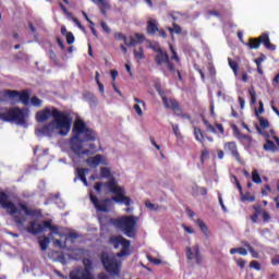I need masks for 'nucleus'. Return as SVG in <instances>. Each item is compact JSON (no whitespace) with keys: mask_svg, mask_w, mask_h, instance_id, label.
I'll use <instances>...</instances> for the list:
<instances>
[{"mask_svg":"<svg viewBox=\"0 0 279 279\" xmlns=\"http://www.w3.org/2000/svg\"><path fill=\"white\" fill-rule=\"evenodd\" d=\"M238 254H240V256H247V250L244 247H238Z\"/></svg>","mask_w":279,"mask_h":279,"instance_id":"nucleus-62","label":"nucleus"},{"mask_svg":"<svg viewBox=\"0 0 279 279\" xmlns=\"http://www.w3.org/2000/svg\"><path fill=\"white\" fill-rule=\"evenodd\" d=\"M194 137L197 143H201V145H204L206 143V137L204 136V131L197 126H193Z\"/></svg>","mask_w":279,"mask_h":279,"instance_id":"nucleus-20","label":"nucleus"},{"mask_svg":"<svg viewBox=\"0 0 279 279\" xmlns=\"http://www.w3.org/2000/svg\"><path fill=\"white\" fill-rule=\"evenodd\" d=\"M31 104L35 108H40L43 106V99L38 98V96L31 97Z\"/></svg>","mask_w":279,"mask_h":279,"instance_id":"nucleus-35","label":"nucleus"},{"mask_svg":"<svg viewBox=\"0 0 279 279\" xmlns=\"http://www.w3.org/2000/svg\"><path fill=\"white\" fill-rule=\"evenodd\" d=\"M168 60L169 54L165 50L157 52V54L155 56V62L157 66H162V64H165Z\"/></svg>","mask_w":279,"mask_h":279,"instance_id":"nucleus-19","label":"nucleus"},{"mask_svg":"<svg viewBox=\"0 0 279 279\" xmlns=\"http://www.w3.org/2000/svg\"><path fill=\"white\" fill-rule=\"evenodd\" d=\"M148 260L154 265H161L162 260L159 258L148 257Z\"/></svg>","mask_w":279,"mask_h":279,"instance_id":"nucleus-60","label":"nucleus"},{"mask_svg":"<svg viewBox=\"0 0 279 279\" xmlns=\"http://www.w3.org/2000/svg\"><path fill=\"white\" fill-rule=\"evenodd\" d=\"M74 136L70 138V148L76 156H89L90 149H84V143H95L97 132L87 128L86 122L76 120L73 128Z\"/></svg>","mask_w":279,"mask_h":279,"instance_id":"nucleus-1","label":"nucleus"},{"mask_svg":"<svg viewBox=\"0 0 279 279\" xmlns=\"http://www.w3.org/2000/svg\"><path fill=\"white\" fill-rule=\"evenodd\" d=\"M265 151H276V144L271 141H267L264 145Z\"/></svg>","mask_w":279,"mask_h":279,"instance_id":"nucleus-40","label":"nucleus"},{"mask_svg":"<svg viewBox=\"0 0 279 279\" xmlns=\"http://www.w3.org/2000/svg\"><path fill=\"white\" fill-rule=\"evenodd\" d=\"M170 51L172 53L171 60H174V62H180V57L178 56L175 48H173V45H170Z\"/></svg>","mask_w":279,"mask_h":279,"instance_id":"nucleus-44","label":"nucleus"},{"mask_svg":"<svg viewBox=\"0 0 279 279\" xmlns=\"http://www.w3.org/2000/svg\"><path fill=\"white\" fill-rule=\"evenodd\" d=\"M53 122L48 123L46 125H44L41 128V132L46 135V136H51V134H53Z\"/></svg>","mask_w":279,"mask_h":279,"instance_id":"nucleus-30","label":"nucleus"},{"mask_svg":"<svg viewBox=\"0 0 279 279\" xmlns=\"http://www.w3.org/2000/svg\"><path fill=\"white\" fill-rule=\"evenodd\" d=\"M65 36L68 45H73L75 43V36H73V33L69 32Z\"/></svg>","mask_w":279,"mask_h":279,"instance_id":"nucleus-53","label":"nucleus"},{"mask_svg":"<svg viewBox=\"0 0 279 279\" xmlns=\"http://www.w3.org/2000/svg\"><path fill=\"white\" fill-rule=\"evenodd\" d=\"M210 151H208V149H203L201 153V162L202 165H204V162H206V158H208Z\"/></svg>","mask_w":279,"mask_h":279,"instance_id":"nucleus-48","label":"nucleus"},{"mask_svg":"<svg viewBox=\"0 0 279 279\" xmlns=\"http://www.w3.org/2000/svg\"><path fill=\"white\" fill-rule=\"evenodd\" d=\"M21 92L19 90H12V89H9L7 90V95L8 97H10V99H16V97H19Z\"/></svg>","mask_w":279,"mask_h":279,"instance_id":"nucleus-47","label":"nucleus"},{"mask_svg":"<svg viewBox=\"0 0 279 279\" xmlns=\"http://www.w3.org/2000/svg\"><path fill=\"white\" fill-rule=\"evenodd\" d=\"M158 29V21L156 19H149L147 21L146 34H148V36H156Z\"/></svg>","mask_w":279,"mask_h":279,"instance_id":"nucleus-14","label":"nucleus"},{"mask_svg":"<svg viewBox=\"0 0 279 279\" xmlns=\"http://www.w3.org/2000/svg\"><path fill=\"white\" fill-rule=\"evenodd\" d=\"M134 101L136 105L133 106V110H135L138 117H143V109H141V106L145 108L146 104L143 100L138 99L137 97L134 98Z\"/></svg>","mask_w":279,"mask_h":279,"instance_id":"nucleus-22","label":"nucleus"},{"mask_svg":"<svg viewBox=\"0 0 279 279\" xmlns=\"http://www.w3.org/2000/svg\"><path fill=\"white\" fill-rule=\"evenodd\" d=\"M174 114L177 117H181L183 120H186V121H190L191 123H193V118L191 117V114L182 112V109H181V111L174 112Z\"/></svg>","mask_w":279,"mask_h":279,"instance_id":"nucleus-37","label":"nucleus"},{"mask_svg":"<svg viewBox=\"0 0 279 279\" xmlns=\"http://www.w3.org/2000/svg\"><path fill=\"white\" fill-rule=\"evenodd\" d=\"M185 256L187 260H193L195 258L197 265H202V256H199V246L195 245L193 248L191 246L186 247Z\"/></svg>","mask_w":279,"mask_h":279,"instance_id":"nucleus-11","label":"nucleus"},{"mask_svg":"<svg viewBox=\"0 0 279 279\" xmlns=\"http://www.w3.org/2000/svg\"><path fill=\"white\" fill-rule=\"evenodd\" d=\"M83 99H84V101H87V104H89V106H92V107L97 106V97L90 92L84 93Z\"/></svg>","mask_w":279,"mask_h":279,"instance_id":"nucleus-21","label":"nucleus"},{"mask_svg":"<svg viewBox=\"0 0 279 279\" xmlns=\"http://www.w3.org/2000/svg\"><path fill=\"white\" fill-rule=\"evenodd\" d=\"M229 66L233 71L234 75H239V63L231 58L228 59Z\"/></svg>","mask_w":279,"mask_h":279,"instance_id":"nucleus-32","label":"nucleus"},{"mask_svg":"<svg viewBox=\"0 0 279 279\" xmlns=\"http://www.w3.org/2000/svg\"><path fill=\"white\" fill-rule=\"evenodd\" d=\"M232 130H233V135L235 136V138H238V141H241V138H243V136H245V134L241 133V131L239 130V126L233 125Z\"/></svg>","mask_w":279,"mask_h":279,"instance_id":"nucleus-42","label":"nucleus"},{"mask_svg":"<svg viewBox=\"0 0 279 279\" xmlns=\"http://www.w3.org/2000/svg\"><path fill=\"white\" fill-rule=\"evenodd\" d=\"M50 117L53 118L52 123L56 130H60L59 134L61 136H66L71 132V125L73 124L71 112L60 111L56 107H45L43 110L36 112L35 119L37 123H45V121H49Z\"/></svg>","mask_w":279,"mask_h":279,"instance_id":"nucleus-2","label":"nucleus"},{"mask_svg":"<svg viewBox=\"0 0 279 279\" xmlns=\"http://www.w3.org/2000/svg\"><path fill=\"white\" fill-rule=\"evenodd\" d=\"M172 130L177 138H182V133H180V126L178 124H172Z\"/></svg>","mask_w":279,"mask_h":279,"instance_id":"nucleus-54","label":"nucleus"},{"mask_svg":"<svg viewBox=\"0 0 279 279\" xmlns=\"http://www.w3.org/2000/svg\"><path fill=\"white\" fill-rule=\"evenodd\" d=\"M197 226L201 228L205 236H208V227L206 226V223L202 220H197Z\"/></svg>","mask_w":279,"mask_h":279,"instance_id":"nucleus-41","label":"nucleus"},{"mask_svg":"<svg viewBox=\"0 0 279 279\" xmlns=\"http://www.w3.org/2000/svg\"><path fill=\"white\" fill-rule=\"evenodd\" d=\"M223 149L227 154H230V156H232V158H234V160L239 162V165H244L245 160H243V157H241V153H239V146L236 145V142L225 143Z\"/></svg>","mask_w":279,"mask_h":279,"instance_id":"nucleus-10","label":"nucleus"},{"mask_svg":"<svg viewBox=\"0 0 279 279\" xmlns=\"http://www.w3.org/2000/svg\"><path fill=\"white\" fill-rule=\"evenodd\" d=\"M138 217L130 215L120 218H111L109 222L116 228H119V230H122L129 239H134L137 232L136 225L138 223Z\"/></svg>","mask_w":279,"mask_h":279,"instance_id":"nucleus-3","label":"nucleus"},{"mask_svg":"<svg viewBox=\"0 0 279 279\" xmlns=\"http://www.w3.org/2000/svg\"><path fill=\"white\" fill-rule=\"evenodd\" d=\"M259 121V126H256V130L258 132V134H263L262 130H267V128H269V120L263 118V117H258L257 118ZM262 128V130H260Z\"/></svg>","mask_w":279,"mask_h":279,"instance_id":"nucleus-25","label":"nucleus"},{"mask_svg":"<svg viewBox=\"0 0 279 279\" xmlns=\"http://www.w3.org/2000/svg\"><path fill=\"white\" fill-rule=\"evenodd\" d=\"M271 265H279V255H276V256L271 259Z\"/></svg>","mask_w":279,"mask_h":279,"instance_id":"nucleus-64","label":"nucleus"},{"mask_svg":"<svg viewBox=\"0 0 279 279\" xmlns=\"http://www.w3.org/2000/svg\"><path fill=\"white\" fill-rule=\"evenodd\" d=\"M90 170L88 168H77L76 169V178L74 179V182H77V179L83 182L85 186H88V180L86 179V173H88Z\"/></svg>","mask_w":279,"mask_h":279,"instance_id":"nucleus-16","label":"nucleus"},{"mask_svg":"<svg viewBox=\"0 0 279 279\" xmlns=\"http://www.w3.org/2000/svg\"><path fill=\"white\" fill-rule=\"evenodd\" d=\"M165 108L169 110H173V112H182V108H180V102L173 98H167V96H161Z\"/></svg>","mask_w":279,"mask_h":279,"instance_id":"nucleus-12","label":"nucleus"},{"mask_svg":"<svg viewBox=\"0 0 279 279\" xmlns=\"http://www.w3.org/2000/svg\"><path fill=\"white\" fill-rule=\"evenodd\" d=\"M165 64L169 69L170 73H175L177 72L175 65L171 62L170 59H168Z\"/></svg>","mask_w":279,"mask_h":279,"instance_id":"nucleus-50","label":"nucleus"},{"mask_svg":"<svg viewBox=\"0 0 279 279\" xmlns=\"http://www.w3.org/2000/svg\"><path fill=\"white\" fill-rule=\"evenodd\" d=\"M135 39L138 41V43H143L145 40V35L141 34V33H136L135 35Z\"/></svg>","mask_w":279,"mask_h":279,"instance_id":"nucleus-58","label":"nucleus"},{"mask_svg":"<svg viewBox=\"0 0 279 279\" xmlns=\"http://www.w3.org/2000/svg\"><path fill=\"white\" fill-rule=\"evenodd\" d=\"M248 49H259L260 45H264L269 51H276V45L269 40L267 33L262 34L258 38H250L248 43L244 44Z\"/></svg>","mask_w":279,"mask_h":279,"instance_id":"nucleus-9","label":"nucleus"},{"mask_svg":"<svg viewBox=\"0 0 279 279\" xmlns=\"http://www.w3.org/2000/svg\"><path fill=\"white\" fill-rule=\"evenodd\" d=\"M252 182L255 184H263V179H260V174L256 169L252 171Z\"/></svg>","mask_w":279,"mask_h":279,"instance_id":"nucleus-33","label":"nucleus"},{"mask_svg":"<svg viewBox=\"0 0 279 279\" xmlns=\"http://www.w3.org/2000/svg\"><path fill=\"white\" fill-rule=\"evenodd\" d=\"M265 60H267V57L265 54H263V53L258 58H256L254 60V62H255V64L257 66V73L259 75H264L263 65L262 64H263V62H265Z\"/></svg>","mask_w":279,"mask_h":279,"instance_id":"nucleus-23","label":"nucleus"},{"mask_svg":"<svg viewBox=\"0 0 279 279\" xmlns=\"http://www.w3.org/2000/svg\"><path fill=\"white\" fill-rule=\"evenodd\" d=\"M124 45L126 47H134V46L138 45V40H136V38H134V37H131L130 41H128V39H126V43H124Z\"/></svg>","mask_w":279,"mask_h":279,"instance_id":"nucleus-52","label":"nucleus"},{"mask_svg":"<svg viewBox=\"0 0 279 279\" xmlns=\"http://www.w3.org/2000/svg\"><path fill=\"white\" fill-rule=\"evenodd\" d=\"M269 193H271V186H269L268 184L264 185V189L262 190V195L264 197H267Z\"/></svg>","mask_w":279,"mask_h":279,"instance_id":"nucleus-55","label":"nucleus"},{"mask_svg":"<svg viewBox=\"0 0 279 279\" xmlns=\"http://www.w3.org/2000/svg\"><path fill=\"white\" fill-rule=\"evenodd\" d=\"M89 199L92 204H94L96 210H98L99 213H108V205L100 204L99 198H97V196H95L94 194H90Z\"/></svg>","mask_w":279,"mask_h":279,"instance_id":"nucleus-17","label":"nucleus"},{"mask_svg":"<svg viewBox=\"0 0 279 279\" xmlns=\"http://www.w3.org/2000/svg\"><path fill=\"white\" fill-rule=\"evenodd\" d=\"M100 177L110 178V169L106 167L100 168Z\"/></svg>","mask_w":279,"mask_h":279,"instance_id":"nucleus-49","label":"nucleus"},{"mask_svg":"<svg viewBox=\"0 0 279 279\" xmlns=\"http://www.w3.org/2000/svg\"><path fill=\"white\" fill-rule=\"evenodd\" d=\"M44 228H47L49 231L52 232L50 233V236H52L53 234H60L58 226L51 225V220H45Z\"/></svg>","mask_w":279,"mask_h":279,"instance_id":"nucleus-27","label":"nucleus"},{"mask_svg":"<svg viewBox=\"0 0 279 279\" xmlns=\"http://www.w3.org/2000/svg\"><path fill=\"white\" fill-rule=\"evenodd\" d=\"M105 186L109 189L110 193L116 195L112 197V201L117 204H123L124 206H130L132 204V198H130V196H125V189L117 185V180H114V178L105 183Z\"/></svg>","mask_w":279,"mask_h":279,"instance_id":"nucleus-5","label":"nucleus"},{"mask_svg":"<svg viewBox=\"0 0 279 279\" xmlns=\"http://www.w3.org/2000/svg\"><path fill=\"white\" fill-rule=\"evenodd\" d=\"M241 202H250L253 204V202H256V196L250 192H246L245 194L243 192L240 193Z\"/></svg>","mask_w":279,"mask_h":279,"instance_id":"nucleus-26","label":"nucleus"},{"mask_svg":"<svg viewBox=\"0 0 279 279\" xmlns=\"http://www.w3.org/2000/svg\"><path fill=\"white\" fill-rule=\"evenodd\" d=\"M248 95L251 97V101H250L251 106H256V89H254V87H251L248 89Z\"/></svg>","mask_w":279,"mask_h":279,"instance_id":"nucleus-36","label":"nucleus"},{"mask_svg":"<svg viewBox=\"0 0 279 279\" xmlns=\"http://www.w3.org/2000/svg\"><path fill=\"white\" fill-rule=\"evenodd\" d=\"M157 33L161 38H167V31H165V28H159Z\"/></svg>","mask_w":279,"mask_h":279,"instance_id":"nucleus-63","label":"nucleus"},{"mask_svg":"<svg viewBox=\"0 0 279 279\" xmlns=\"http://www.w3.org/2000/svg\"><path fill=\"white\" fill-rule=\"evenodd\" d=\"M169 32H171V34H182V27H180V25L173 23L172 24V28H169Z\"/></svg>","mask_w":279,"mask_h":279,"instance_id":"nucleus-46","label":"nucleus"},{"mask_svg":"<svg viewBox=\"0 0 279 279\" xmlns=\"http://www.w3.org/2000/svg\"><path fill=\"white\" fill-rule=\"evenodd\" d=\"M253 208L255 210V214L251 216V221H253V223H256V221H258V215H260V206H254Z\"/></svg>","mask_w":279,"mask_h":279,"instance_id":"nucleus-38","label":"nucleus"},{"mask_svg":"<svg viewBox=\"0 0 279 279\" xmlns=\"http://www.w3.org/2000/svg\"><path fill=\"white\" fill-rule=\"evenodd\" d=\"M109 244L113 245L114 250H119L122 245V250L117 254L118 258H123V256H130V240L123 238V235H111L109 238Z\"/></svg>","mask_w":279,"mask_h":279,"instance_id":"nucleus-8","label":"nucleus"},{"mask_svg":"<svg viewBox=\"0 0 279 279\" xmlns=\"http://www.w3.org/2000/svg\"><path fill=\"white\" fill-rule=\"evenodd\" d=\"M113 37L116 40H123L124 44L128 40V36H125L123 33H114Z\"/></svg>","mask_w":279,"mask_h":279,"instance_id":"nucleus-45","label":"nucleus"},{"mask_svg":"<svg viewBox=\"0 0 279 279\" xmlns=\"http://www.w3.org/2000/svg\"><path fill=\"white\" fill-rule=\"evenodd\" d=\"M86 165H88V167H99V165H108V162L106 161V159H104V155H96L94 157H89L86 159Z\"/></svg>","mask_w":279,"mask_h":279,"instance_id":"nucleus-13","label":"nucleus"},{"mask_svg":"<svg viewBox=\"0 0 279 279\" xmlns=\"http://www.w3.org/2000/svg\"><path fill=\"white\" fill-rule=\"evenodd\" d=\"M265 112V105L263 104V100H259V107L258 109H255V117H260Z\"/></svg>","mask_w":279,"mask_h":279,"instance_id":"nucleus-43","label":"nucleus"},{"mask_svg":"<svg viewBox=\"0 0 279 279\" xmlns=\"http://www.w3.org/2000/svg\"><path fill=\"white\" fill-rule=\"evenodd\" d=\"M244 149H251L252 148V143H254V140H252V136L250 135H244L240 140Z\"/></svg>","mask_w":279,"mask_h":279,"instance_id":"nucleus-28","label":"nucleus"},{"mask_svg":"<svg viewBox=\"0 0 279 279\" xmlns=\"http://www.w3.org/2000/svg\"><path fill=\"white\" fill-rule=\"evenodd\" d=\"M19 206H20L21 210H23V213H25L26 217H36V215H38V211L36 209H32L23 203H20Z\"/></svg>","mask_w":279,"mask_h":279,"instance_id":"nucleus-24","label":"nucleus"},{"mask_svg":"<svg viewBox=\"0 0 279 279\" xmlns=\"http://www.w3.org/2000/svg\"><path fill=\"white\" fill-rule=\"evenodd\" d=\"M0 121L5 123L15 121L20 125H25V110L19 107L10 108L5 112H0Z\"/></svg>","mask_w":279,"mask_h":279,"instance_id":"nucleus-7","label":"nucleus"},{"mask_svg":"<svg viewBox=\"0 0 279 279\" xmlns=\"http://www.w3.org/2000/svg\"><path fill=\"white\" fill-rule=\"evenodd\" d=\"M250 267L252 269H256V271H260L262 267H260V263H258L257 260H252L250 263Z\"/></svg>","mask_w":279,"mask_h":279,"instance_id":"nucleus-51","label":"nucleus"},{"mask_svg":"<svg viewBox=\"0 0 279 279\" xmlns=\"http://www.w3.org/2000/svg\"><path fill=\"white\" fill-rule=\"evenodd\" d=\"M101 28L104 29L105 34H110L111 29L110 26L106 22L100 23Z\"/></svg>","mask_w":279,"mask_h":279,"instance_id":"nucleus-56","label":"nucleus"},{"mask_svg":"<svg viewBox=\"0 0 279 279\" xmlns=\"http://www.w3.org/2000/svg\"><path fill=\"white\" fill-rule=\"evenodd\" d=\"M244 246L247 248V251L250 252V254L252 255L253 258H258V257H259L258 252H256V250H254V248L248 244V242H245V243H244Z\"/></svg>","mask_w":279,"mask_h":279,"instance_id":"nucleus-39","label":"nucleus"},{"mask_svg":"<svg viewBox=\"0 0 279 279\" xmlns=\"http://www.w3.org/2000/svg\"><path fill=\"white\" fill-rule=\"evenodd\" d=\"M135 60H145V50L143 47H138V49H134L133 51Z\"/></svg>","mask_w":279,"mask_h":279,"instance_id":"nucleus-31","label":"nucleus"},{"mask_svg":"<svg viewBox=\"0 0 279 279\" xmlns=\"http://www.w3.org/2000/svg\"><path fill=\"white\" fill-rule=\"evenodd\" d=\"M100 260L102 263V267L110 274V276H121V262L117 259L114 256H110L108 253L104 252L100 255Z\"/></svg>","mask_w":279,"mask_h":279,"instance_id":"nucleus-6","label":"nucleus"},{"mask_svg":"<svg viewBox=\"0 0 279 279\" xmlns=\"http://www.w3.org/2000/svg\"><path fill=\"white\" fill-rule=\"evenodd\" d=\"M19 99L24 106H29V93L27 90L20 92Z\"/></svg>","mask_w":279,"mask_h":279,"instance_id":"nucleus-29","label":"nucleus"},{"mask_svg":"<svg viewBox=\"0 0 279 279\" xmlns=\"http://www.w3.org/2000/svg\"><path fill=\"white\" fill-rule=\"evenodd\" d=\"M95 5H98L102 16H108V10H110V2L108 0H92Z\"/></svg>","mask_w":279,"mask_h":279,"instance_id":"nucleus-15","label":"nucleus"},{"mask_svg":"<svg viewBox=\"0 0 279 279\" xmlns=\"http://www.w3.org/2000/svg\"><path fill=\"white\" fill-rule=\"evenodd\" d=\"M73 23H75V25L77 26L78 29H85L84 26L82 25V22H80V20H77V17H72Z\"/></svg>","mask_w":279,"mask_h":279,"instance_id":"nucleus-57","label":"nucleus"},{"mask_svg":"<svg viewBox=\"0 0 279 279\" xmlns=\"http://www.w3.org/2000/svg\"><path fill=\"white\" fill-rule=\"evenodd\" d=\"M150 49H153V51H155L156 53H159L160 51H162V48H160V45L158 44L151 45Z\"/></svg>","mask_w":279,"mask_h":279,"instance_id":"nucleus-59","label":"nucleus"},{"mask_svg":"<svg viewBox=\"0 0 279 279\" xmlns=\"http://www.w3.org/2000/svg\"><path fill=\"white\" fill-rule=\"evenodd\" d=\"M95 191H97V193L101 192V189H104V183L101 182H97L94 186Z\"/></svg>","mask_w":279,"mask_h":279,"instance_id":"nucleus-61","label":"nucleus"},{"mask_svg":"<svg viewBox=\"0 0 279 279\" xmlns=\"http://www.w3.org/2000/svg\"><path fill=\"white\" fill-rule=\"evenodd\" d=\"M50 240L48 236H44L43 240H39V246L41 252H45L49 247Z\"/></svg>","mask_w":279,"mask_h":279,"instance_id":"nucleus-34","label":"nucleus"},{"mask_svg":"<svg viewBox=\"0 0 279 279\" xmlns=\"http://www.w3.org/2000/svg\"><path fill=\"white\" fill-rule=\"evenodd\" d=\"M28 232H31V234H40V232H45V222L41 225L36 221H31Z\"/></svg>","mask_w":279,"mask_h":279,"instance_id":"nucleus-18","label":"nucleus"},{"mask_svg":"<svg viewBox=\"0 0 279 279\" xmlns=\"http://www.w3.org/2000/svg\"><path fill=\"white\" fill-rule=\"evenodd\" d=\"M8 199L9 196L4 192H0V205L2 208L7 210L8 215L13 217L16 226H23L27 221V218H25V216H21V211H19L16 205Z\"/></svg>","mask_w":279,"mask_h":279,"instance_id":"nucleus-4","label":"nucleus"}]
</instances>
